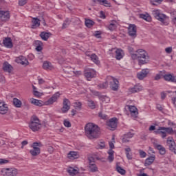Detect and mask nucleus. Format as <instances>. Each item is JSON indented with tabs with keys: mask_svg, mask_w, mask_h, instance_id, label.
I'll return each mask as SVG.
<instances>
[{
	"mask_svg": "<svg viewBox=\"0 0 176 176\" xmlns=\"http://www.w3.org/2000/svg\"><path fill=\"white\" fill-rule=\"evenodd\" d=\"M85 135L89 140H94L100 137V127L97 124L91 122L87 123L85 126Z\"/></svg>",
	"mask_w": 176,
	"mask_h": 176,
	"instance_id": "obj_1",
	"label": "nucleus"
},
{
	"mask_svg": "<svg viewBox=\"0 0 176 176\" xmlns=\"http://www.w3.org/2000/svg\"><path fill=\"white\" fill-rule=\"evenodd\" d=\"M133 60H138L139 65H144L149 61V56L146 51L139 49L136 51V54H131Z\"/></svg>",
	"mask_w": 176,
	"mask_h": 176,
	"instance_id": "obj_2",
	"label": "nucleus"
},
{
	"mask_svg": "<svg viewBox=\"0 0 176 176\" xmlns=\"http://www.w3.org/2000/svg\"><path fill=\"white\" fill-rule=\"evenodd\" d=\"M42 127V124H41V120L36 117V116H33L30 118V122L29 123V129L32 131H38Z\"/></svg>",
	"mask_w": 176,
	"mask_h": 176,
	"instance_id": "obj_3",
	"label": "nucleus"
},
{
	"mask_svg": "<svg viewBox=\"0 0 176 176\" xmlns=\"http://www.w3.org/2000/svg\"><path fill=\"white\" fill-rule=\"evenodd\" d=\"M152 14L153 17H155V19H156L157 20H159V21L162 23V24H164L165 25H168V21H169L168 16H167L164 14H162L160 12V10H155L153 11Z\"/></svg>",
	"mask_w": 176,
	"mask_h": 176,
	"instance_id": "obj_4",
	"label": "nucleus"
},
{
	"mask_svg": "<svg viewBox=\"0 0 176 176\" xmlns=\"http://www.w3.org/2000/svg\"><path fill=\"white\" fill-rule=\"evenodd\" d=\"M41 146H42V143L41 142H34L32 145V149L30 151V155L32 156H38V155H41Z\"/></svg>",
	"mask_w": 176,
	"mask_h": 176,
	"instance_id": "obj_5",
	"label": "nucleus"
},
{
	"mask_svg": "<svg viewBox=\"0 0 176 176\" xmlns=\"http://www.w3.org/2000/svg\"><path fill=\"white\" fill-rule=\"evenodd\" d=\"M1 173L3 176H16L18 173L17 169L14 168H4L1 169Z\"/></svg>",
	"mask_w": 176,
	"mask_h": 176,
	"instance_id": "obj_6",
	"label": "nucleus"
},
{
	"mask_svg": "<svg viewBox=\"0 0 176 176\" xmlns=\"http://www.w3.org/2000/svg\"><path fill=\"white\" fill-rule=\"evenodd\" d=\"M166 145L168 147L169 151H170V152H174V153L176 155V144L173 137H168L167 138Z\"/></svg>",
	"mask_w": 176,
	"mask_h": 176,
	"instance_id": "obj_7",
	"label": "nucleus"
},
{
	"mask_svg": "<svg viewBox=\"0 0 176 176\" xmlns=\"http://www.w3.org/2000/svg\"><path fill=\"white\" fill-rule=\"evenodd\" d=\"M107 126H108L109 130H111L112 131L116 130L118 127V118H114L110 119L107 122Z\"/></svg>",
	"mask_w": 176,
	"mask_h": 176,
	"instance_id": "obj_8",
	"label": "nucleus"
},
{
	"mask_svg": "<svg viewBox=\"0 0 176 176\" xmlns=\"http://www.w3.org/2000/svg\"><path fill=\"white\" fill-rule=\"evenodd\" d=\"M110 81V89L113 91H118L119 90V80L113 77L109 78Z\"/></svg>",
	"mask_w": 176,
	"mask_h": 176,
	"instance_id": "obj_9",
	"label": "nucleus"
},
{
	"mask_svg": "<svg viewBox=\"0 0 176 176\" xmlns=\"http://www.w3.org/2000/svg\"><path fill=\"white\" fill-rule=\"evenodd\" d=\"M84 76L87 78V80H91L92 78H96V71L93 69H85L84 71Z\"/></svg>",
	"mask_w": 176,
	"mask_h": 176,
	"instance_id": "obj_10",
	"label": "nucleus"
},
{
	"mask_svg": "<svg viewBox=\"0 0 176 176\" xmlns=\"http://www.w3.org/2000/svg\"><path fill=\"white\" fill-rule=\"evenodd\" d=\"M128 34L129 36L135 38L137 36V26L134 24L129 25L128 28Z\"/></svg>",
	"mask_w": 176,
	"mask_h": 176,
	"instance_id": "obj_11",
	"label": "nucleus"
},
{
	"mask_svg": "<svg viewBox=\"0 0 176 176\" xmlns=\"http://www.w3.org/2000/svg\"><path fill=\"white\" fill-rule=\"evenodd\" d=\"M63 107L61 109L63 113H67L68 112L69 109H71V102H69V100L65 98L63 100Z\"/></svg>",
	"mask_w": 176,
	"mask_h": 176,
	"instance_id": "obj_12",
	"label": "nucleus"
},
{
	"mask_svg": "<svg viewBox=\"0 0 176 176\" xmlns=\"http://www.w3.org/2000/svg\"><path fill=\"white\" fill-rule=\"evenodd\" d=\"M10 19V13L9 11H3L0 10L1 21H8Z\"/></svg>",
	"mask_w": 176,
	"mask_h": 176,
	"instance_id": "obj_13",
	"label": "nucleus"
},
{
	"mask_svg": "<svg viewBox=\"0 0 176 176\" xmlns=\"http://www.w3.org/2000/svg\"><path fill=\"white\" fill-rule=\"evenodd\" d=\"M148 74H149L148 69H143L140 72L137 74V78H139L140 80H142V79L148 76Z\"/></svg>",
	"mask_w": 176,
	"mask_h": 176,
	"instance_id": "obj_14",
	"label": "nucleus"
},
{
	"mask_svg": "<svg viewBox=\"0 0 176 176\" xmlns=\"http://www.w3.org/2000/svg\"><path fill=\"white\" fill-rule=\"evenodd\" d=\"M60 97V92H56L55 94L52 96L47 102L46 105H52V104L56 102L58 98Z\"/></svg>",
	"mask_w": 176,
	"mask_h": 176,
	"instance_id": "obj_15",
	"label": "nucleus"
},
{
	"mask_svg": "<svg viewBox=\"0 0 176 176\" xmlns=\"http://www.w3.org/2000/svg\"><path fill=\"white\" fill-rule=\"evenodd\" d=\"M3 45L8 49H12L13 47V43L10 37H6L3 41Z\"/></svg>",
	"mask_w": 176,
	"mask_h": 176,
	"instance_id": "obj_16",
	"label": "nucleus"
},
{
	"mask_svg": "<svg viewBox=\"0 0 176 176\" xmlns=\"http://www.w3.org/2000/svg\"><path fill=\"white\" fill-rule=\"evenodd\" d=\"M16 63L18 64H21V65H25V67H27V65L29 64L28 60H27V58L23 56L16 58Z\"/></svg>",
	"mask_w": 176,
	"mask_h": 176,
	"instance_id": "obj_17",
	"label": "nucleus"
},
{
	"mask_svg": "<svg viewBox=\"0 0 176 176\" xmlns=\"http://www.w3.org/2000/svg\"><path fill=\"white\" fill-rule=\"evenodd\" d=\"M9 108L8 107V104L5 103V102H0V113L1 115H5L8 113V111Z\"/></svg>",
	"mask_w": 176,
	"mask_h": 176,
	"instance_id": "obj_18",
	"label": "nucleus"
},
{
	"mask_svg": "<svg viewBox=\"0 0 176 176\" xmlns=\"http://www.w3.org/2000/svg\"><path fill=\"white\" fill-rule=\"evenodd\" d=\"M164 80L166 82H172L173 83H176V76L173 74H165L164 76Z\"/></svg>",
	"mask_w": 176,
	"mask_h": 176,
	"instance_id": "obj_19",
	"label": "nucleus"
},
{
	"mask_svg": "<svg viewBox=\"0 0 176 176\" xmlns=\"http://www.w3.org/2000/svg\"><path fill=\"white\" fill-rule=\"evenodd\" d=\"M142 90V87L140 85H135L133 87L129 89V93L133 94L134 93H138Z\"/></svg>",
	"mask_w": 176,
	"mask_h": 176,
	"instance_id": "obj_20",
	"label": "nucleus"
},
{
	"mask_svg": "<svg viewBox=\"0 0 176 176\" xmlns=\"http://www.w3.org/2000/svg\"><path fill=\"white\" fill-rule=\"evenodd\" d=\"M34 45L36 47V52H42L43 50V43L42 41L38 40L34 41Z\"/></svg>",
	"mask_w": 176,
	"mask_h": 176,
	"instance_id": "obj_21",
	"label": "nucleus"
},
{
	"mask_svg": "<svg viewBox=\"0 0 176 176\" xmlns=\"http://www.w3.org/2000/svg\"><path fill=\"white\" fill-rule=\"evenodd\" d=\"M129 109L133 118H137V116H138V110L137 107H135V106H129Z\"/></svg>",
	"mask_w": 176,
	"mask_h": 176,
	"instance_id": "obj_22",
	"label": "nucleus"
},
{
	"mask_svg": "<svg viewBox=\"0 0 176 176\" xmlns=\"http://www.w3.org/2000/svg\"><path fill=\"white\" fill-rule=\"evenodd\" d=\"M133 137H134V133H127L122 136V141L125 143L130 142V138H133Z\"/></svg>",
	"mask_w": 176,
	"mask_h": 176,
	"instance_id": "obj_23",
	"label": "nucleus"
},
{
	"mask_svg": "<svg viewBox=\"0 0 176 176\" xmlns=\"http://www.w3.org/2000/svg\"><path fill=\"white\" fill-rule=\"evenodd\" d=\"M3 71H5V72H9V74H10V72H12V70L13 69V67L11 66L9 63L5 62L3 65Z\"/></svg>",
	"mask_w": 176,
	"mask_h": 176,
	"instance_id": "obj_24",
	"label": "nucleus"
},
{
	"mask_svg": "<svg viewBox=\"0 0 176 176\" xmlns=\"http://www.w3.org/2000/svg\"><path fill=\"white\" fill-rule=\"evenodd\" d=\"M67 157L68 159H70V160H74L79 157V154L78 153V152L76 151H70L67 154Z\"/></svg>",
	"mask_w": 176,
	"mask_h": 176,
	"instance_id": "obj_25",
	"label": "nucleus"
},
{
	"mask_svg": "<svg viewBox=\"0 0 176 176\" xmlns=\"http://www.w3.org/2000/svg\"><path fill=\"white\" fill-rule=\"evenodd\" d=\"M41 25V20L38 18H33L32 20V28H36Z\"/></svg>",
	"mask_w": 176,
	"mask_h": 176,
	"instance_id": "obj_26",
	"label": "nucleus"
},
{
	"mask_svg": "<svg viewBox=\"0 0 176 176\" xmlns=\"http://www.w3.org/2000/svg\"><path fill=\"white\" fill-rule=\"evenodd\" d=\"M67 173H69L70 175H76V174H79V169H78V168L69 167Z\"/></svg>",
	"mask_w": 176,
	"mask_h": 176,
	"instance_id": "obj_27",
	"label": "nucleus"
},
{
	"mask_svg": "<svg viewBox=\"0 0 176 176\" xmlns=\"http://www.w3.org/2000/svg\"><path fill=\"white\" fill-rule=\"evenodd\" d=\"M155 156H151L149 157H148L144 162V166L146 167H148V166H151V164H152L154 162H155Z\"/></svg>",
	"mask_w": 176,
	"mask_h": 176,
	"instance_id": "obj_28",
	"label": "nucleus"
},
{
	"mask_svg": "<svg viewBox=\"0 0 176 176\" xmlns=\"http://www.w3.org/2000/svg\"><path fill=\"white\" fill-rule=\"evenodd\" d=\"M88 168L91 173H97L98 171V167L96 164H89Z\"/></svg>",
	"mask_w": 176,
	"mask_h": 176,
	"instance_id": "obj_29",
	"label": "nucleus"
},
{
	"mask_svg": "<svg viewBox=\"0 0 176 176\" xmlns=\"http://www.w3.org/2000/svg\"><path fill=\"white\" fill-rule=\"evenodd\" d=\"M51 35H52V33L50 32H42L40 34V37L41 38V39H43V41H47V39L50 38Z\"/></svg>",
	"mask_w": 176,
	"mask_h": 176,
	"instance_id": "obj_30",
	"label": "nucleus"
},
{
	"mask_svg": "<svg viewBox=\"0 0 176 176\" xmlns=\"http://www.w3.org/2000/svg\"><path fill=\"white\" fill-rule=\"evenodd\" d=\"M43 69H48L52 71V69H53V65H52V63L49 61H45L43 64Z\"/></svg>",
	"mask_w": 176,
	"mask_h": 176,
	"instance_id": "obj_31",
	"label": "nucleus"
},
{
	"mask_svg": "<svg viewBox=\"0 0 176 176\" xmlns=\"http://www.w3.org/2000/svg\"><path fill=\"white\" fill-rule=\"evenodd\" d=\"M155 134H160L162 138H166L167 137V133L166 131L162 129V126H160L157 131H155Z\"/></svg>",
	"mask_w": 176,
	"mask_h": 176,
	"instance_id": "obj_32",
	"label": "nucleus"
},
{
	"mask_svg": "<svg viewBox=\"0 0 176 176\" xmlns=\"http://www.w3.org/2000/svg\"><path fill=\"white\" fill-rule=\"evenodd\" d=\"M93 1L95 3L96 2H98L101 5H103V6L111 8V3L108 2L107 0H93Z\"/></svg>",
	"mask_w": 176,
	"mask_h": 176,
	"instance_id": "obj_33",
	"label": "nucleus"
},
{
	"mask_svg": "<svg viewBox=\"0 0 176 176\" xmlns=\"http://www.w3.org/2000/svg\"><path fill=\"white\" fill-rule=\"evenodd\" d=\"M116 60H122L123 58V50L118 49L116 51Z\"/></svg>",
	"mask_w": 176,
	"mask_h": 176,
	"instance_id": "obj_34",
	"label": "nucleus"
},
{
	"mask_svg": "<svg viewBox=\"0 0 176 176\" xmlns=\"http://www.w3.org/2000/svg\"><path fill=\"white\" fill-rule=\"evenodd\" d=\"M13 104L16 108H21V105H23L21 100H19L17 98L13 99Z\"/></svg>",
	"mask_w": 176,
	"mask_h": 176,
	"instance_id": "obj_35",
	"label": "nucleus"
},
{
	"mask_svg": "<svg viewBox=\"0 0 176 176\" xmlns=\"http://www.w3.org/2000/svg\"><path fill=\"white\" fill-rule=\"evenodd\" d=\"M91 61H93V63H94L97 65H98V64H100V60L98 59V56H97V55H96V54H91Z\"/></svg>",
	"mask_w": 176,
	"mask_h": 176,
	"instance_id": "obj_36",
	"label": "nucleus"
},
{
	"mask_svg": "<svg viewBox=\"0 0 176 176\" xmlns=\"http://www.w3.org/2000/svg\"><path fill=\"white\" fill-rule=\"evenodd\" d=\"M30 102L31 104H33L34 105H37L38 107H42V101L34 99V98H31L30 99Z\"/></svg>",
	"mask_w": 176,
	"mask_h": 176,
	"instance_id": "obj_37",
	"label": "nucleus"
},
{
	"mask_svg": "<svg viewBox=\"0 0 176 176\" xmlns=\"http://www.w3.org/2000/svg\"><path fill=\"white\" fill-rule=\"evenodd\" d=\"M113 153H115V151H113V150H111V149H109V151H108V154H109V156H108V160L111 162H113V159L114 157H113Z\"/></svg>",
	"mask_w": 176,
	"mask_h": 176,
	"instance_id": "obj_38",
	"label": "nucleus"
},
{
	"mask_svg": "<svg viewBox=\"0 0 176 176\" xmlns=\"http://www.w3.org/2000/svg\"><path fill=\"white\" fill-rule=\"evenodd\" d=\"M125 152H126L127 159L129 160H131V159H133V155H131V153H130V152H131V148H130V147L126 148Z\"/></svg>",
	"mask_w": 176,
	"mask_h": 176,
	"instance_id": "obj_39",
	"label": "nucleus"
},
{
	"mask_svg": "<svg viewBox=\"0 0 176 176\" xmlns=\"http://www.w3.org/2000/svg\"><path fill=\"white\" fill-rule=\"evenodd\" d=\"M85 25L87 28H91L94 25V21L91 19H85Z\"/></svg>",
	"mask_w": 176,
	"mask_h": 176,
	"instance_id": "obj_40",
	"label": "nucleus"
},
{
	"mask_svg": "<svg viewBox=\"0 0 176 176\" xmlns=\"http://www.w3.org/2000/svg\"><path fill=\"white\" fill-rule=\"evenodd\" d=\"M69 24H71V20L67 18L64 21L63 23L62 30H65V28H68Z\"/></svg>",
	"mask_w": 176,
	"mask_h": 176,
	"instance_id": "obj_41",
	"label": "nucleus"
},
{
	"mask_svg": "<svg viewBox=\"0 0 176 176\" xmlns=\"http://www.w3.org/2000/svg\"><path fill=\"white\" fill-rule=\"evenodd\" d=\"M157 149L159 151L160 155L166 154V148L160 144L157 145Z\"/></svg>",
	"mask_w": 176,
	"mask_h": 176,
	"instance_id": "obj_42",
	"label": "nucleus"
},
{
	"mask_svg": "<svg viewBox=\"0 0 176 176\" xmlns=\"http://www.w3.org/2000/svg\"><path fill=\"white\" fill-rule=\"evenodd\" d=\"M140 19H143V20H146V21H151V16H149L148 14H140Z\"/></svg>",
	"mask_w": 176,
	"mask_h": 176,
	"instance_id": "obj_43",
	"label": "nucleus"
},
{
	"mask_svg": "<svg viewBox=\"0 0 176 176\" xmlns=\"http://www.w3.org/2000/svg\"><path fill=\"white\" fill-rule=\"evenodd\" d=\"M161 129L164 130L166 134H173V133H174L173 128H166V127L161 126Z\"/></svg>",
	"mask_w": 176,
	"mask_h": 176,
	"instance_id": "obj_44",
	"label": "nucleus"
},
{
	"mask_svg": "<svg viewBox=\"0 0 176 176\" xmlns=\"http://www.w3.org/2000/svg\"><path fill=\"white\" fill-rule=\"evenodd\" d=\"M88 106L91 109H96V103L91 100H88Z\"/></svg>",
	"mask_w": 176,
	"mask_h": 176,
	"instance_id": "obj_45",
	"label": "nucleus"
},
{
	"mask_svg": "<svg viewBox=\"0 0 176 176\" xmlns=\"http://www.w3.org/2000/svg\"><path fill=\"white\" fill-rule=\"evenodd\" d=\"M116 170L118 171V173H119V174H121V175H124V174H126V170L123 169L120 166H117Z\"/></svg>",
	"mask_w": 176,
	"mask_h": 176,
	"instance_id": "obj_46",
	"label": "nucleus"
},
{
	"mask_svg": "<svg viewBox=\"0 0 176 176\" xmlns=\"http://www.w3.org/2000/svg\"><path fill=\"white\" fill-rule=\"evenodd\" d=\"M105 148V142H100L99 144L96 146V149H104Z\"/></svg>",
	"mask_w": 176,
	"mask_h": 176,
	"instance_id": "obj_47",
	"label": "nucleus"
},
{
	"mask_svg": "<svg viewBox=\"0 0 176 176\" xmlns=\"http://www.w3.org/2000/svg\"><path fill=\"white\" fill-rule=\"evenodd\" d=\"M139 155L140 156V157L144 158V157H146V153L142 150H139Z\"/></svg>",
	"mask_w": 176,
	"mask_h": 176,
	"instance_id": "obj_48",
	"label": "nucleus"
},
{
	"mask_svg": "<svg viewBox=\"0 0 176 176\" xmlns=\"http://www.w3.org/2000/svg\"><path fill=\"white\" fill-rule=\"evenodd\" d=\"M108 28L110 31H114V30H116V25L114 23H111Z\"/></svg>",
	"mask_w": 176,
	"mask_h": 176,
	"instance_id": "obj_49",
	"label": "nucleus"
},
{
	"mask_svg": "<svg viewBox=\"0 0 176 176\" xmlns=\"http://www.w3.org/2000/svg\"><path fill=\"white\" fill-rule=\"evenodd\" d=\"M100 89H107L108 87V82H104L102 84L99 85Z\"/></svg>",
	"mask_w": 176,
	"mask_h": 176,
	"instance_id": "obj_50",
	"label": "nucleus"
},
{
	"mask_svg": "<svg viewBox=\"0 0 176 176\" xmlns=\"http://www.w3.org/2000/svg\"><path fill=\"white\" fill-rule=\"evenodd\" d=\"M88 162H89V164H95V159L91 156V157H88Z\"/></svg>",
	"mask_w": 176,
	"mask_h": 176,
	"instance_id": "obj_51",
	"label": "nucleus"
},
{
	"mask_svg": "<svg viewBox=\"0 0 176 176\" xmlns=\"http://www.w3.org/2000/svg\"><path fill=\"white\" fill-rule=\"evenodd\" d=\"M75 107H76V109L77 108H78V109H82V102H76L75 103Z\"/></svg>",
	"mask_w": 176,
	"mask_h": 176,
	"instance_id": "obj_52",
	"label": "nucleus"
},
{
	"mask_svg": "<svg viewBox=\"0 0 176 176\" xmlns=\"http://www.w3.org/2000/svg\"><path fill=\"white\" fill-rule=\"evenodd\" d=\"M63 123L65 127H71L72 126L71 122L67 120H65Z\"/></svg>",
	"mask_w": 176,
	"mask_h": 176,
	"instance_id": "obj_53",
	"label": "nucleus"
},
{
	"mask_svg": "<svg viewBox=\"0 0 176 176\" xmlns=\"http://www.w3.org/2000/svg\"><path fill=\"white\" fill-rule=\"evenodd\" d=\"M33 94L34 96H35V97H41L42 96V94H41V92L38 91H33Z\"/></svg>",
	"mask_w": 176,
	"mask_h": 176,
	"instance_id": "obj_54",
	"label": "nucleus"
},
{
	"mask_svg": "<svg viewBox=\"0 0 176 176\" xmlns=\"http://www.w3.org/2000/svg\"><path fill=\"white\" fill-rule=\"evenodd\" d=\"M165 52H166V53H168V54L173 53V47H166L165 49Z\"/></svg>",
	"mask_w": 176,
	"mask_h": 176,
	"instance_id": "obj_55",
	"label": "nucleus"
},
{
	"mask_svg": "<svg viewBox=\"0 0 176 176\" xmlns=\"http://www.w3.org/2000/svg\"><path fill=\"white\" fill-rule=\"evenodd\" d=\"M27 3V0H19V6H24Z\"/></svg>",
	"mask_w": 176,
	"mask_h": 176,
	"instance_id": "obj_56",
	"label": "nucleus"
},
{
	"mask_svg": "<svg viewBox=\"0 0 176 176\" xmlns=\"http://www.w3.org/2000/svg\"><path fill=\"white\" fill-rule=\"evenodd\" d=\"M9 163V160H4V159H0V164H6Z\"/></svg>",
	"mask_w": 176,
	"mask_h": 176,
	"instance_id": "obj_57",
	"label": "nucleus"
},
{
	"mask_svg": "<svg viewBox=\"0 0 176 176\" xmlns=\"http://www.w3.org/2000/svg\"><path fill=\"white\" fill-rule=\"evenodd\" d=\"M94 36H96V38H101V32L100 31L95 32Z\"/></svg>",
	"mask_w": 176,
	"mask_h": 176,
	"instance_id": "obj_58",
	"label": "nucleus"
},
{
	"mask_svg": "<svg viewBox=\"0 0 176 176\" xmlns=\"http://www.w3.org/2000/svg\"><path fill=\"white\" fill-rule=\"evenodd\" d=\"M47 151L49 153H53V152H54V148H53V146H49L47 148Z\"/></svg>",
	"mask_w": 176,
	"mask_h": 176,
	"instance_id": "obj_59",
	"label": "nucleus"
},
{
	"mask_svg": "<svg viewBox=\"0 0 176 176\" xmlns=\"http://www.w3.org/2000/svg\"><path fill=\"white\" fill-rule=\"evenodd\" d=\"M98 116H99V118H100L101 119H107V115L102 114V112H100V113H98Z\"/></svg>",
	"mask_w": 176,
	"mask_h": 176,
	"instance_id": "obj_60",
	"label": "nucleus"
},
{
	"mask_svg": "<svg viewBox=\"0 0 176 176\" xmlns=\"http://www.w3.org/2000/svg\"><path fill=\"white\" fill-rule=\"evenodd\" d=\"M21 148L23 149L24 148V146H25V145H28V141L27 140H23L22 142H21Z\"/></svg>",
	"mask_w": 176,
	"mask_h": 176,
	"instance_id": "obj_61",
	"label": "nucleus"
},
{
	"mask_svg": "<svg viewBox=\"0 0 176 176\" xmlns=\"http://www.w3.org/2000/svg\"><path fill=\"white\" fill-rule=\"evenodd\" d=\"M173 16L174 18L172 20V23H173V24H176V11L173 12Z\"/></svg>",
	"mask_w": 176,
	"mask_h": 176,
	"instance_id": "obj_62",
	"label": "nucleus"
},
{
	"mask_svg": "<svg viewBox=\"0 0 176 176\" xmlns=\"http://www.w3.org/2000/svg\"><path fill=\"white\" fill-rule=\"evenodd\" d=\"M157 109L158 111H162L163 110V107L160 104H157L156 106Z\"/></svg>",
	"mask_w": 176,
	"mask_h": 176,
	"instance_id": "obj_63",
	"label": "nucleus"
},
{
	"mask_svg": "<svg viewBox=\"0 0 176 176\" xmlns=\"http://www.w3.org/2000/svg\"><path fill=\"white\" fill-rule=\"evenodd\" d=\"M172 102H173V104L175 105V107L176 108V97L172 98Z\"/></svg>",
	"mask_w": 176,
	"mask_h": 176,
	"instance_id": "obj_64",
	"label": "nucleus"
}]
</instances>
